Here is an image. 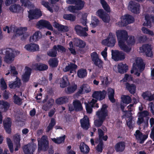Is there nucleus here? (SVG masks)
Listing matches in <instances>:
<instances>
[{
	"label": "nucleus",
	"instance_id": "5fc2aeb1",
	"mask_svg": "<svg viewBox=\"0 0 154 154\" xmlns=\"http://www.w3.org/2000/svg\"><path fill=\"white\" fill-rule=\"evenodd\" d=\"M85 108L87 112L88 113H91L92 112V108L94 106L91 103H88L87 102H85Z\"/></svg>",
	"mask_w": 154,
	"mask_h": 154
},
{
	"label": "nucleus",
	"instance_id": "393cba45",
	"mask_svg": "<svg viewBox=\"0 0 154 154\" xmlns=\"http://www.w3.org/2000/svg\"><path fill=\"white\" fill-rule=\"evenodd\" d=\"M22 8L19 5L14 4L11 5L9 8L11 11L14 13H19L21 12Z\"/></svg>",
	"mask_w": 154,
	"mask_h": 154
},
{
	"label": "nucleus",
	"instance_id": "4be33fe9",
	"mask_svg": "<svg viewBox=\"0 0 154 154\" xmlns=\"http://www.w3.org/2000/svg\"><path fill=\"white\" fill-rule=\"evenodd\" d=\"M142 96L146 100L151 101L154 100V94H152L150 91H148L143 92Z\"/></svg>",
	"mask_w": 154,
	"mask_h": 154
},
{
	"label": "nucleus",
	"instance_id": "6e6552de",
	"mask_svg": "<svg viewBox=\"0 0 154 154\" xmlns=\"http://www.w3.org/2000/svg\"><path fill=\"white\" fill-rule=\"evenodd\" d=\"M108 106L106 104H103L102 107L97 112L96 115L98 118L105 120L108 116V111L107 110Z\"/></svg>",
	"mask_w": 154,
	"mask_h": 154
},
{
	"label": "nucleus",
	"instance_id": "cd10ccee",
	"mask_svg": "<svg viewBox=\"0 0 154 154\" xmlns=\"http://www.w3.org/2000/svg\"><path fill=\"white\" fill-rule=\"evenodd\" d=\"M42 37L41 32L39 31H37L31 36L29 40L31 42H36L40 39Z\"/></svg>",
	"mask_w": 154,
	"mask_h": 154
},
{
	"label": "nucleus",
	"instance_id": "e2e57ef3",
	"mask_svg": "<svg viewBox=\"0 0 154 154\" xmlns=\"http://www.w3.org/2000/svg\"><path fill=\"white\" fill-rule=\"evenodd\" d=\"M99 143L96 147V150L98 152H101L103 148V140L98 141Z\"/></svg>",
	"mask_w": 154,
	"mask_h": 154
},
{
	"label": "nucleus",
	"instance_id": "a18cd8bd",
	"mask_svg": "<svg viewBox=\"0 0 154 154\" xmlns=\"http://www.w3.org/2000/svg\"><path fill=\"white\" fill-rule=\"evenodd\" d=\"M85 2L82 0H76L74 5H75L79 10L82 9L84 6Z\"/></svg>",
	"mask_w": 154,
	"mask_h": 154
},
{
	"label": "nucleus",
	"instance_id": "09e8293b",
	"mask_svg": "<svg viewBox=\"0 0 154 154\" xmlns=\"http://www.w3.org/2000/svg\"><path fill=\"white\" fill-rule=\"evenodd\" d=\"M58 60L55 58L50 59L48 61V63L50 66L52 67H56L58 65Z\"/></svg>",
	"mask_w": 154,
	"mask_h": 154
},
{
	"label": "nucleus",
	"instance_id": "f03ea898",
	"mask_svg": "<svg viewBox=\"0 0 154 154\" xmlns=\"http://www.w3.org/2000/svg\"><path fill=\"white\" fill-rule=\"evenodd\" d=\"M116 42L115 34L110 32L107 38L102 41V43L105 46L112 47L115 45Z\"/></svg>",
	"mask_w": 154,
	"mask_h": 154
},
{
	"label": "nucleus",
	"instance_id": "2f4dec72",
	"mask_svg": "<svg viewBox=\"0 0 154 154\" xmlns=\"http://www.w3.org/2000/svg\"><path fill=\"white\" fill-rule=\"evenodd\" d=\"M54 103V100L52 98L49 99L47 102L42 106V109L45 111H47L51 108Z\"/></svg>",
	"mask_w": 154,
	"mask_h": 154
},
{
	"label": "nucleus",
	"instance_id": "c03bdc74",
	"mask_svg": "<svg viewBox=\"0 0 154 154\" xmlns=\"http://www.w3.org/2000/svg\"><path fill=\"white\" fill-rule=\"evenodd\" d=\"M63 17L65 20L71 21H74L76 19L75 16L70 14H64L63 16Z\"/></svg>",
	"mask_w": 154,
	"mask_h": 154
},
{
	"label": "nucleus",
	"instance_id": "69168bd1",
	"mask_svg": "<svg viewBox=\"0 0 154 154\" xmlns=\"http://www.w3.org/2000/svg\"><path fill=\"white\" fill-rule=\"evenodd\" d=\"M23 30L24 31H26L27 30V28L20 27V28H18L16 30V33L19 36L22 35L23 34Z\"/></svg>",
	"mask_w": 154,
	"mask_h": 154
},
{
	"label": "nucleus",
	"instance_id": "052dcab7",
	"mask_svg": "<svg viewBox=\"0 0 154 154\" xmlns=\"http://www.w3.org/2000/svg\"><path fill=\"white\" fill-rule=\"evenodd\" d=\"M100 78L101 81L102 85H107L109 84L108 77H104L103 76H100Z\"/></svg>",
	"mask_w": 154,
	"mask_h": 154
},
{
	"label": "nucleus",
	"instance_id": "2eb2a0df",
	"mask_svg": "<svg viewBox=\"0 0 154 154\" xmlns=\"http://www.w3.org/2000/svg\"><path fill=\"white\" fill-rule=\"evenodd\" d=\"M141 52L145 54L147 57H151L153 56L151 45L148 44L143 45L140 48Z\"/></svg>",
	"mask_w": 154,
	"mask_h": 154
},
{
	"label": "nucleus",
	"instance_id": "b1692460",
	"mask_svg": "<svg viewBox=\"0 0 154 154\" xmlns=\"http://www.w3.org/2000/svg\"><path fill=\"white\" fill-rule=\"evenodd\" d=\"M53 26L55 28L57 29L58 31H59L66 32H68L69 30L67 26L60 24L56 22L54 23Z\"/></svg>",
	"mask_w": 154,
	"mask_h": 154
},
{
	"label": "nucleus",
	"instance_id": "ea45409f",
	"mask_svg": "<svg viewBox=\"0 0 154 154\" xmlns=\"http://www.w3.org/2000/svg\"><path fill=\"white\" fill-rule=\"evenodd\" d=\"M16 79H18V80L17 79L13 82L9 84V86L10 88H19L20 87L21 84L20 82V80L17 77Z\"/></svg>",
	"mask_w": 154,
	"mask_h": 154
},
{
	"label": "nucleus",
	"instance_id": "7c9ffc66",
	"mask_svg": "<svg viewBox=\"0 0 154 154\" xmlns=\"http://www.w3.org/2000/svg\"><path fill=\"white\" fill-rule=\"evenodd\" d=\"M119 72L122 74L126 72L128 69V66L126 64L119 63L118 66Z\"/></svg>",
	"mask_w": 154,
	"mask_h": 154
},
{
	"label": "nucleus",
	"instance_id": "e433bc0d",
	"mask_svg": "<svg viewBox=\"0 0 154 154\" xmlns=\"http://www.w3.org/2000/svg\"><path fill=\"white\" fill-rule=\"evenodd\" d=\"M77 67L78 66L76 64L73 63H70L68 65L66 66L63 69V71L64 72H66L69 71V70H75Z\"/></svg>",
	"mask_w": 154,
	"mask_h": 154
},
{
	"label": "nucleus",
	"instance_id": "aec40b11",
	"mask_svg": "<svg viewBox=\"0 0 154 154\" xmlns=\"http://www.w3.org/2000/svg\"><path fill=\"white\" fill-rule=\"evenodd\" d=\"M25 69L26 71L22 75V79L24 82H27L29 80L31 74V69L28 66H26Z\"/></svg>",
	"mask_w": 154,
	"mask_h": 154
},
{
	"label": "nucleus",
	"instance_id": "1a4fd4ad",
	"mask_svg": "<svg viewBox=\"0 0 154 154\" xmlns=\"http://www.w3.org/2000/svg\"><path fill=\"white\" fill-rule=\"evenodd\" d=\"M137 143L140 144H143L148 137V134H143L139 130H137L134 134Z\"/></svg>",
	"mask_w": 154,
	"mask_h": 154
},
{
	"label": "nucleus",
	"instance_id": "c756f323",
	"mask_svg": "<svg viewBox=\"0 0 154 154\" xmlns=\"http://www.w3.org/2000/svg\"><path fill=\"white\" fill-rule=\"evenodd\" d=\"M125 86L127 89L129 91L130 93L132 94H134L136 92V86L133 84H130L127 82L125 84Z\"/></svg>",
	"mask_w": 154,
	"mask_h": 154
},
{
	"label": "nucleus",
	"instance_id": "774afa93",
	"mask_svg": "<svg viewBox=\"0 0 154 154\" xmlns=\"http://www.w3.org/2000/svg\"><path fill=\"white\" fill-rule=\"evenodd\" d=\"M20 135L16 134L14 137V142L15 144H20Z\"/></svg>",
	"mask_w": 154,
	"mask_h": 154
},
{
	"label": "nucleus",
	"instance_id": "5701e85b",
	"mask_svg": "<svg viewBox=\"0 0 154 154\" xmlns=\"http://www.w3.org/2000/svg\"><path fill=\"white\" fill-rule=\"evenodd\" d=\"M24 48L29 51L33 52L38 51L39 48L38 45L32 43L26 45Z\"/></svg>",
	"mask_w": 154,
	"mask_h": 154
},
{
	"label": "nucleus",
	"instance_id": "423d86ee",
	"mask_svg": "<svg viewBox=\"0 0 154 154\" xmlns=\"http://www.w3.org/2000/svg\"><path fill=\"white\" fill-rule=\"evenodd\" d=\"M91 56L94 64L99 68H103V62L99 58L97 53L95 51L93 52L91 54Z\"/></svg>",
	"mask_w": 154,
	"mask_h": 154
},
{
	"label": "nucleus",
	"instance_id": "58836bf2",
	"mask_svg": "<svg viewBox=\"0 0 154 154\" xmlns=\"http://www.w3.org/2000/svg\"><path fill=\"white\" fill-rule=\"evenodd\" d=\"M87 74V72L86 69L81 68L77 71V75L80 78H84L86 77Z\"/></svg>",
	"mask_w": 154,
	"mask_h": 154
},
{
	"label": "nucleus",
	"instance_id": "79ce46f5",
	"mask_svg": "<svg viewBox=\"0 0 154 154\" xmlns=\"http://www.w3.org/2000/svg\"><path fill=\"white\" fill-rule=\"evenodd\" d=\"M65 139V136L57 137L56 138H51V140L54 143L57 144H60L64 142Z\"/></svg>",
	"mask_w": 154,
	"mask_h": 154
},
{
	"label": "nucleus",
	"instance_id": "a19ab883",
	"mask_svg": "<svg viewBox=\"0 0 154 154\" xmlns=\"http://www.w3.org/2000/svg\"><path fill=\"white\" fill-rule=\"evenodd\" d=\"M125 42H123L118 43L119 46L121 49L124 52L128 53L131 50V48L129 47L128 46L125 44Z\"/></svg>",
	"mask_w": 154,
	"mask_h": 154
},
{
	"label": "nucleus",
	"instance_id": "9d476101",
	"mask_svg": "<svg viewBox=\"0 0 154 154\" xmlns=\"http://www.w3.org/2000/svg\"><path fill=\"white\" fill-rule=\"evenodd\" d=\"M36 26L38 28L40 29L45 28L51 31H53L54 29L50 22L45 20H39L37 23Z\"/></svg>",
	"mask_w": 154,
	"mask_h": 154
},
{
	"label": "nucleus",
	"instance_id": "f8f14e48",
	"mask_svg": "<svg viewBox=\"0 0 154 154\" xmlns=\"http://www.w3.org/2000/svg\"><path fill=\"white\" fill-rule=\"evenodd\" d=\"M42 15L41 11L37 8L30 10L29 11L28 17L29 19L32 20L37 19Z\"/></svg>",
	"mask_w": 154,
	"mask_h": 154
},
{
	"label": "nucleus",
	"instance_id": "473e14b6",
	"mask_svg": "<svg viewBox=\"0 0 154 154\" xmlns=\"http://www.w3.org/2000/svg\"><path fill=\"white\" fill-rule=\"evenodd\" d=\"M73 43L74 46L80 48H85L86 45L85 42L78 38H75L74 41Z\"/></svg>",
	"mask_w": 154,
	"mask_h": 154
},
{
	"label": "nucleus",
	"instance_id": "f257e3e1",
	"mask_svg": "<svg viewBox=\"0 0 154 154\" xmlns=\"http://www.w3.org/2000/svg\"><path fill=\"white\" fill-rule=\"evenodd\" d=\"M38 151H47L49 148V141L47 137L43 136L41 139L38 140Z\"/></svg>",
	"mask_w": 154,
	"mask_h": 154
},
{
	"label": "nucleus",
	"instance_id": "72a5a7b5",
	"mask_svg": "<svg viewBox=\"0 0 154 154\" xmlns=\"http://www.w3.org/2000/svg\"><path fill=\"white\" fill-rule=\"evenodd\" d=\"M79 149L81 152L84 154L88 153L90 151V148L84 142L80 143Z\"/></svg>",
	"mask_w": 154,
	"mask_h": 154
},
{
	"label": "nucleus",
	"instance_id": "dca6fc26",
	"mask_svg": "<svg viewBox=\"0 0 154 154\" xmlns=\"http://www.w3.org/2000/svg\"><path fill=\"white\" fill-rule=\"evenodd\" d=\"M96 15L98 16L105 23H109V15L103 9H99L96 12Z\"/></svg>",
	"mask_w": 154,
	"mask_h": 154
},
{
	"label": "nucleus",
	"instance_id": "6e6d98bb",
	"mask_svg": "<svg viewBox=\"0 0 154 154\" xmlns=\"http://www.w3.org/2000/svg\"><path fill=\"white\" fill-rule=\"evenodd\" d=\"M56 122L55 119L53 118H52L51 121L48 126L47 127V129L46 130L47 132H48L51 130L53 127L55 125Z\"/></svg>",
	"mask_w": 154,
	"mask_h": 154
},
{
	"label": "nucleus",
	"instance_id": "0eeeda50",
	"mask_svg": "<svg viewBox=\"0 0 154 154\" xmlns=\"http://www.w3.org/2000/svg\"><path fill=\"white\" fill-rule=\"evenodd\" d=\"M74 30L76 34L80 36L86 37L88 34L86 32L88 31V27H83L79 25L75 26Z\"/></svg>",
	"mask_w": 154,
	"mask_h": 154
},
{
	"label": "nucleus",
	"instance_id": "bb28decb",
	"mask_svg": "<svg viewBox=\"0 0 154 154\" xmlns=\"http://www.w3.org/2000/svg\"><path fill=\"white\" fill-rule=\"evenodd\" d=\"M73 104L75 112H79L83 110L82 104L79 100H75L73 101Z\"/></svg>",
	"mask_w": 154,
	"mask_h": 154
},
{
	"label": "nucleus",
	"instance_id": "7ed1b4c3",
	"mask_svg": "<svg viewBox=\"0 0 154 154\" xmlns=\"http://www.w3.org/2000/svg\"><path fill=\"white\" fill-rule=\"evenodd\" d=\"M116 35L118 40V43L125 42L128 38L127 31L124 30H119L116 32Z\"/></svg>",
	"mask_w": 154,
	"mask_h": 154
},
{
	"label": "nucleus",
	"instance_id": "3c124183",
	"mask_svg": "<svg viewBox=\"0 0 154 154\" xmlns=\"http://www.w3.org/2000/svg\"><path fill=\"white\" fill-rule=\"evenodd\" d=\"M121 99L123 103L127 104L130 103L132 101L131 98L128 95H123Z\"/></svg>",
	"mask_w": 154,
	"mask_h": 154
},
{
	"label": "nucleus",
	"instance_id": "20e7f679",
	"mask_svg": "<svg viewBox=\"0 0 154 154\" xmlns=\"http://www.w3.org/2000/svg\"><path fill=\"white\" fill-rule=\"evenodd\" d=\"M122 19L119 25L121 26H126L128 24L133 23L134 21V18L132 15L126 14L122 17Z\"/></svg>",
	"mask_w": 154,
	"mask_h": 154
},
{
	"label": "nucleus",
	"instance_id": "9b49d317",
	"mask_svg": "<svg viewBox=\"0 0 154 154\" xmlns=\"http://www.w3.org/2000/svg\"><path fill=\"white\" fill-rule=\"evenodd\" d=\"M15 57V55L12 50L11 48H8L5 51L4 61L8 63H11L14 60Z\"/></svg>",
	"mask_w": 154,
	"mask_h": 154
},
{
	"label": "nucleus",
	"instance_id": "a878e982",
	"mask_svg": "<svg viewBox=\"0 0 154 154\" xmlns=\"http://www.w3.org/2000/svg\"><path fill=\"white\" fill-rule=\"evenodd\" d=\"M145 22L143 23L144 26L151 27V23H154V16L146 15L145 16Z\"/></svg>",
	"mask_w": 154,
	"mask_h": 154
},
{
	"label": "nucleus",
	"instance_id": "a211bd4d",
	"mask_svg": "<svg viewBox=\"0 0 154 154\" xmlns=\"http://www.w3.org/2000/svg\"><path fill=\"white\" fill-rule=\"evenodd\" d=\"M133 66V69H136L137 67L139 69L140 72H142L144 70L145 68V64L142 59L137 60L136 61V64L134 63Z\"/></svg>",
	"mask_w": 154,
	"mask_h": 154
},
{
	"label": "nucleus",
	"instance_id": "412c9836",
	"mask_svg": "<svg viewBox=\"0 0 154 154\" xmlns=\"http://www.w3.org/2000/svg\"><path fill=\"white\" fill-rule=\"evenodd\" d=\"M11 124L12 122L10 118H8L5 121H3V126L6 132L8 134H10L11 133Z\"/></svg>",
	"mask_w": 154,
	"mask_h": 154
},
{
	"label": "nucleus",
	"instance_id": "338daca9",
	"mask_svg": "<svg viewBox=\"0 0 154 154\" xmlns=\"http://www.w3.org/2000/svg\"><path fill=\"white\" fill-rule=\"evenodd\" d=\"M135 40L134 36H130L129 39L127 40V43L128 45H133L135 44Z\"/></svg>",
	"mask_w": 154,
	"mask_h": 154
},
{
	"label": "nucleus",
	"instance_id": "6ab92c4d",
	"mask_svg": "<svg viewBox=\"0 0 154 154\" xmlns=\"http://www.w3.org/2000/svg\"><path fill=\"white\" fill-rule=\"evenodd\" d=\"M125 143L124 141H119L116 144L114 148L116 152H121L125 149Z\"/></svg>",
	"mask_w": 154,
	"mask_h": 154
},
{
	"label": "nucleus",
	"instance_id": "4d7b16f0",
	"mask_svg": "<svg viewBox=\"0 0 154 154\" xmlns=\"http://www.w3.org/2000/svg\"><path fill=\"white\" fill-rule=\"evenodd\" d=\"M139 116L140 117H143V118H145L146 119L147 118H149L148 117L149 116V112L147 110H143L142 111L139 112H138Z\"/></svg>",
	"mask_w": 154,
	"mask_h": 154
},
{
	"label": "nucleus",
	"instance_id": "680f3d73",
	"mask_svg": "<svg viewBox=\"0 0 154 154\" xmlns=\"http://www.w3.org/2000/svg\"><path fill=\"white\" fill-rule=\"evenodd\" d=\"M98 118V119H96L94 121V123L96 127H100L102 125L105 120H103L100 118Z\"/></svg>",
	"mask_w": 154,
	"mask_h": 154
},
{
	"label": "nucleus",
	"instance_id": "603ef678",
	"mask_svg": "<svg viewBox=\"0 0 154 154\" xmlns=\"http://www.w3.org/2000/svg\"><path fill=\"white\" fill-rule=\"evenodd\" d=\"M0 105L2 106V108L5 111H7L10 107V104L7 101L3 100H0Z\"/></svg>",
	"mask_w": 154,
	"mask_h": 154
},
{
	"label": "nucleus",
	"instance_id": "0e129e2a",
	"mask_svg": "<svg viewBox=\"0 0 154 154\" xmlns=\"http://www.w3.org/2000/svg\"><path fill=\"white\" fill-rule=\"evenodd\" d=\"M99 23V21L98 19L96 17H94L92 20L91 24H92L93 27H94L98 25Z\"/></svg>",
	"mask_w": 154,
	"mask_h": 154
},
{
	"label": "nucleus",
	"instance_id": "f704fd0d",
	"mask_svg": "<svg viewBox=\"0 0 154 154\" xmlns=\"http://www.w3.org/2000/svg\"><path fill=\"white\" fill-rule=\"evenodd\" d=\"M69 83L68 77L66 75H64L62 78L60 82V86L62 88H64L67 87Z\"/></svg>",
	"mask_w": 154,
	"mask_h": 154
},
{
	"label": "nucleus",
	"instance_id": "13d9d810",
	"mask_svg": "<svg viewBox=\"0 0 154 154\" xmlns=\"http://www.w3.org/2000/svg\"><path fill=\"white\" fill-rule=\"evenodd\" d=\"M0 87L2 90H4L7 88V85L3 78H2L0 80Z\"/></svg>",
	"mask_w": 154,
	"mask_h": 154
},
{
	"label": "nucleus",
	"instance_id": "f3484780",
	"mask_svg": "<svg viewBox=\"0 0 154 154\" xmlns=\"http://www.w3.org/2000/svg\"><path fill=\"white\" fill-rule=\"evenodd\" d=\"M129 8L130 10L132 12L137 14L140 13V5L138 3L134 1H131L129 2Z\"/></svg>",
	"mask_w": 154,
	"mask_h": 154
},
{
	"label": "nucleus",
	"instance_id": "49530a36",
	"mask_svg": "<svg viewBox=\"0 0 154 154\" xmlns=\"http://www.w3.org/2000/svg\"><path fill=\"white\" fill-rule=\"evenodd\" d=\"M13 102L14 104L20 106L21 105L22 99L16 94H14L13 96Z\"/></svg>",
	"mask_w": 154,
	"mask_h": 154
},
{
	"label": "nucleus",
	"instance_id": "39448f33",
	"mask_svg": "<svg viewBox=\"0 0 154 154\" xmlns=\"http://www.w3.org/2000/svg\"><path fill=\"white\" fill-rule=\"evenodd\" d=\"M112 57L116 61L123 60L125 58V54L122 51L112 50Z\"/></svg>",
	"mask_w": 154,
	"mask_h": 154
},
{
	"label": "nucleus",
	"instance_id": "4c0bfd02",
	"mask_svg": "<svg viewBox=\"0 0 154 154\" xmlns=\"http://www.w3.org/2000/svg\"><path fill=\"white\" fill-rule=\"evenodd\" d=\"M68 101V98L67 97L64 96L57 98L56 100L57 104L62 105L66 103Z\"/></svg>",
	"mask_w": 154,
	"mask_h": 154
},
{
	"label": "nucleus",
	"instance_id": "ddd939ff",
	"mask_svg": "<svg viewBox=\"0 0 154 154\" xmlns=\"http://www.w3.org/2000/svg\"><path fill=\"white\" fill-rule=\"evenodd\" d=\"M37 148L35 143H28L24 145L23 148L25 154H33V153Z\"/></svg>",
	"mask_w": 154,
	"mask_h": 154
},
{
	"label": "nucleus",
	"instance_id": "c9c22d12",
	"mask_svg": "<svg viewBox=\"0 0 154 154\" xmlns=\"http://www.w3.org/2000/svg\"><path fill=\"white\" fill-rule=\"evenodd\" d=\"M81 126L84 129L88 130L90 125L88 118L87 119L83 118L80 120Z\"/></svg>",
	"mask_w": 154,
	"mask_h": 154
},
{
	"label": "nucleus",
	"instance_id": "bf43d9fd",
	"mask_svg": "<svg viewBox=\"0 0 154 154\" xmlns=\"http://www.w3.org/2000/svg\"><path fill=\"white\" fill-rule=\"evenodd\" d=\"M7 143L8 144V148L9 149L10 152L11 153H13L14 151V148L13 143L11 139L7 137L6 139Z\"/></svg>",
	"mask_w": 154,
	"mask_h": 154
},
{
	"label": "nucleus",
	"instance_id": "c85d7f7f",
	"mask_svg": "<svg viewBox=\"0 0 154 154\" xmlns=\"http://www.w3.org/2000/svg\"><path fill=\"white\" fill-rule=\"evenodd\" d=\"M35 69L37 71H42L48 69V66L41 63H36L34 65Z\"/></svg>",
	"mask_w": 154,
	"mask_h": 154
},
{
	"label": "nucleus",
	"instance_id": "8fccbe9b",
	"mask_svg": "<svg viewBox=\"0 0 154 154\" xmlns=\"http://www.w3.org/2000/svg\"><path fill=\"white\" fill-rule=\"evenodd\" d=\"M100 3L104 10L107 13L110 12V8L109 6L105 0H100Z\"/></svg>",
	"mask_w": 154,
	"mask_h": 154
},
{
	"label": "nucleus",
	"instance_id": "4468645a",
	"mask_svg": "<svg viewBox=\"0 0 154 154\" xmlns=\"http://www.w3.org/2000/svg\"><path fill=\"white\" fill-rule=\"evenodd\" d=\"M106 94L107 92L105 90L95 91L93 92L92 97L98 100L102 101L105 98Z\"/></svg>",
	"mask_w": 154,
	"mask_h": 154
},
{
	"label": "nucleus",
	"instance_id": "37998d69",
	"mask_svg": "<svg viewBox=\"0 0 154 154\" xmlns=\"http://www.w3.org/2000/svg\"><path fill=\"white\" fill-rule=\"evenodd\" d=\"M48 55L51 57H56L57 54V47L56 45H54L53 48L47 53Z\"/></svg>",
	"mask_w": 154,
	"mask_h": 154
},
{
	"label": "nucleus",
	"instance_id": "de8ad7c7",
	"mask_svg": "<svg viewBox=\"0 0 154 154\" xmlns=\"http://www.w3.org/2000/svg\"><path fill=\"white\" fill-rule=\"evenodd\" d=\"M77 85L74 84V85L68 87L66 90V93L68 94L73 93L77 88Z\"/></svg>",
	"mask_w": 154,
	"mask_h": 154
},
{
	"label": "nucleus",
	"instance_id": "864d4df0",
	"mask_svg": "<svg viewBox=\"0 0 154 154\" xmlns=\"http://www.w3.org/2000/svg\"><path fill=\"white\" fill-rule=\"evenodd\" d=\"M41 3L42 5L46 8L47 10L50 12L51 13L53 12V9L52 8L49 6V4L48 2L43 0L41 1Z\"/></svg>",
	"mask_w": 154,
	"mask_h": 154
}]
</instances>
